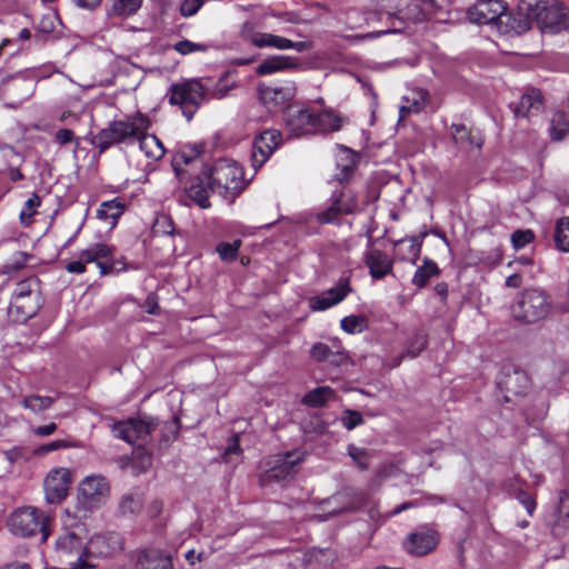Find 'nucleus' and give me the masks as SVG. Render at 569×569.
<instances>
[{
    "label": "nucleus",
    "mask_w": 569,
    "mask_h": 569,
    "mask_svg": "<svg viewBox=\"0 0 569 569\" xmlns=\"http://www.w3.org/2000/svg\"><path fill=\"white\" fill-rule=\"evenodd\" d=\"M243 189V172L240 166L228 159H219L211 169L197 176L187 192L200 208L210 207L209 196L218 191L223 197H234Z\"/></svg>",
    "instance_id": "obj_1"
},
{
    "label": "nucleus",
    "mask_w": 569,
    "mask_h": 569,
    "mask_svg": "<svg viewBox=\"0 0 569 569\" xmlns=\"http://www.w3.org/2000/svg\"><path fill=\"white\" fill-rule=\"evenodd\" d=\"M150 120L143 114L129 116L124 119L113 120L108 127L101 129L91 140L92 144L100 152L106 151L113 144L133 143L136 138L148 131Z\"/></svg>",
    "instance_id": "obj_2"
},
{
    "label": "nucleus",
    "mask_w": 569,
    "mask_h": 569,
    "mask_svg": "<svg viewBox=\"0 0 569 569\" xmlns=\"http://www.w3.org/2000/svg\"><path fill=\"white\" fill-rule=\"evenodd\" d=\"M551 310V297L545 290L538 288L522 291L511 309L513 319L526 325L546 320Z\"/></svg>",
    "instance_id": "obj_3"
},
{
    "label": "nucleus",
    "mask_w": 569,
    "mask_h": 569,
    "mask_svg": "<svg viewBox=\"0 0 569 569\" xmlns=\"http://www.w3.org/2000/svg\"><path fill=\"white\" fill-rule=\"evenodd\" d=\"M50 517L34 507H26L14 511L9 520L10 530L21 537H30L40 532L46 541L50 536Z\"/></svg>",
    "instance_id": "obj_4"
},
{
    "label": "nucleus",
    "mask_w": 569,
    "mask_h": 569,
    "mask_svg": "<svg viewBox=\"0 0 569 569\" xmlns=\"http://www.w3.org/2000/svg\"><path fill=\"white\" fill-rule=\"evenodd\" d=\"M204 96L206 92L201 82L189 80L171 87L169 101L171 104L180 106L184 117L190 120Z\"/></svg>",
    "instance_id": "obj_5"
},
{
    "label": "nucleus",
    "mask_w": 569,
    "mask_h": 569,
    "mask_svg": "<svg viewBox=\"0 0 569 569\" xmlns=\"http://www.w3.org/2000/svg\"><path fill=\"white\" fill-rule=\"evenodd\" d=\"M56 552L60 560L68 561L70 569H90L96 565L86 560V546L83 547L82 540L74 532H64L59 536L56 542Z\"/></svg>",
    "instance_id": "obj_6"
},
{
    "label": "nucleus",
    "mask_w": 569,
    "mask_h": 569,
    "mask_svg": "<svg viewBox=\"0 0 569 569\" xmlns=\"http://www.w3.org/2000/svg\"><path fill=\"white\" fill-rule=\"evenodd\" d=\"M110 492L108 481L102 476H88L78 487V502L87 510L103 505Z\"/></svg>",
    "instance_id": "obj_7"
},
{
    "label": "nucleus",
    "mask_w": 569,
    "mask_h": 569,
    "mask_svg": "<svg viewBox=\"0 0 569 569\" xmlns=\"http://www.w3.org/2000/svg\"><path fill=\"white\" fill-rule=\"evenodd\" d=\"M300 461L301 458L296 453L276 457L270 463V468L260 476V485L268 487L273 483H283L291 480Z\"/></svg>",
    "instance_id": "obj_8"
},
{
    "label": "nucleus",
    "mask_w": 569,
    "mask_h": 569,
    "mask_svg": "<svg viewBox=\"0 0 569 569\" xmlns=\"http://www.w3.org/2000/svg\"><path fill=\"white\" fill-rule=\"evenodd\" d=\"M153 419H127L114 422L111 431L116 438L122 439L128 443H134L138 440H144L156 429Z\"/></svg>",
    "instance_id": "obj_9"
},
{
    "label": "nucleus",
    "mask_w": 569,
    "mask_h": 569,
    "mask_svg": "<svg viewBox=\"0 0 569 569\" xmlns=\"http://www.w3.org/2000/svg\"><path fill=\"white\" fill-rule=\"evenodd\" d=\"M123 549V538L119 533L94 535L86 545V560L107 558Z\"/></svg>",
    "instance_id": "obj_10"
},
{
    "label": "nucleus",
    "mask_w": 569,
    "mask_h": 569,
    "mask_svg": "<svg viewBox=\"0 0 569 569\" xmlns=\"http://www.w3.org/2000/svg\"><path fill=\"white\" fill-rule=\"evenodd\" d=\"M71 481L72 473L69 469L63 467L52 469L43 483L46 500L49 503L61 502L68 496Z\"/></svg>",
    "instance_id": "obj_11"
},
{
    "label": "nucleus",
    "mask_w": 569,
    "mask_h": 569,
    "mask_svg": "<svg viewBox=\"0 0 569 569\" xmlns=\"http://www.w3.org/2000/svg\"><path fill=\"white\" fill-rule=\"evenodd\" d=\"M439 543L437 531L430 528H419L409 533L403 541V549L413 557H423L432 552Z\"/></svg>",
    "instance_id": "obj_12"
},
{
    "label": "nucleus",
    "mask_w": 569,
    "mask_h": 569,
    "mask_svg": "<svg viewBox=\"0 0 569 569\" xmlns=\"http://www.w3.org/2000/svg\"><path fill=\"white\" fill-rule=\"evenodd\" d=\"M136 569H173L171 555L160 548L143 547L133 552Z\"/></svg>",
    "instance_id": "obj_13"
},
{
    "label": "nucleus",
    "mask_w": 569,
    "mask_h": 569,
    "mask_svg": "<svg viewBox=\"0 0 569 569\" xmlns=\"http://www.w3.org/2000/svg\"><path fill=\"white\" fill-rule=\"evenodd\" d=\"M507 4L502 0H478L467 11L471 22L477 24L493 23L506 14Z\"/></svg>",
    "instance_id": "obj_14"
},
{
    "label": "nucleus",
    "mask_w": 569,
    "mask_h": 569,
    "mask_svg": "<svg viewBox=\"0 0 569 569\" xmlns=\"http://www.w3.org/2000/svg\"><path fill=\"white\" fill-rule=\"evenodd\" d=\"M281 141V133L278 130L270 129L260 133L252 146V166L260 168L278 148Z\"/></svg>",
    "instance_id": "obj_15"
},
{
    "label": "nucleus",
    "mask_w": 569,
    "mask_h": 569,
    "mask_svg": "<svg viewBox=\"0 0 569 569\" xmlns=\"http://www.w3.org/2000/svg\"><path fill=\"white\" fill-rule=\"evenodd\" d=\"M498 387L501 391L506 392V401H510V396H521L526 393L529 388V377L520 369L506 368L498 380Z\"/></svg>",
    "instance_id": "obj_16"
},
{
    "label": "nucleus",
    "mask_w": 569,
    "mask_h": 569,
    "mask_svg": "<svg viewBox=\"0 0 569 569\" xmlns=\"http://www.w3.org/2000/svg\"><path fill=\"white\" fill-rule=\"evenodd\" d=\"M295 96L296 87L292 82H288L283 87H259V99L269 109L283 107Z\"/></svg>",
    "instance_id": "obj_17"
},
{
    "label": "nucleus",
    "mask_w": 569,
    "mask_h": 569,
    "mask_svg": "<svg viewBox=\"0 0 569 569\" xmlns=\"http://www.w3.org/2000/svg\"><path fill=\"white\" fill-rule=\"evenodd\" d=\"M84 263L96 262L101 274H107L113 269L112 248L104 243H94L79 253Z\"/></svg>",
    "instance_id": "obj_18"
},
{
    "label": "nucleus",
    "mask_w": 569,
    "mask_h": 569,
    "mask_svg": "<svg viewBox=\"0 0 569 569\" xmlns=\"http://www.w3.org/2000/svg\"><path fill=\"white\" fill-rule=\"evenodd\" d=\"M286 123L296 137L315 133V114L309 109H290L286 116Z\"/></svg>",
    "instance_id": "obj_19"
},
{
    "label": "nucleus",
    "mask_w": 569,
    "mask_h": 569,
    "mask_svg": "<svg viewBox=\"0 0 569 569\" xmlns=\"http://www.w3.org/2000/svg\"><path fill=\"white\" fill-rule=\"evenodd\" d=\"M365 262L375 279L383 278L392 270V260L378 249L369 250L365 254Z\"/></svg>",
    "instance_id": "obj_20"
},
{
    "label": "nucleus",
    "mask_w": 569,
    "mask_h": 569,
    "mask_svg": "<svg viewBox=\"0 0 569 569\" xmlns=\"http://www.w3.org/2000/svg\"><path fill=\"white\" fill-rule=\"evenodd\" d=\"M547 3V0H519L517 4L519 27L528 29L530 23L537 21L538 17L541 16Z\"/></svg>",
    "instance_id": "obj_21"
},
{
    "label": "nucleus",
    "mask_w": 569,
    "mask_h": 569,
    "mask_svg": "<svg viewBox=\"0 0 569 569\" xmlns=\"http://www.w3.org/2000/svg\"><path fill=\"white\" fill-rule=\"evenodd\" d=\"M348 292V284L342 283L336 288L327 290L321 296H316L311 298L310 307L317 311L327 310L328 308L341 302L346 298Z\"/></svg>",
    "instance_id": "obj_22"
},
{
    "label": "nucleus",
    "mask_w": 569,
    "mask_h": 569,
    "mask_svg": "<svg viewBox=\"0 0 569 569\" xmlns=\"http://www.w3.org/2000/svg\"><path fill=\"white\" fill-rule=\"evenodd\" d=\"M298 67L297 61L289 56H273L263 60L257 67V73L260 76L271 74L278 71L288 69H296Z\"/></svg>",
    "instance_id": "obj_23"
},
{
    "label": "nucleus",
    "mask_w": 569,
    "mask_h": 569,
    "mask_svg": "<svg viewBox=\"0 0 569 569\" xmlns=\"http://www.w3.org/2000/svg\"><path fill=\"white\" fill-rule=\"evenodd\" d=\"M358 496H361V493L353 490H343L323 501L322 506L323 509H326V507H329V515H336L345 510L357 508L358 505L350 501V499L351 497Z\"/></svg>",
    "instance_id": "obj_24"
},
{
    "label": "nucleus",
    "mask_w": 569,
    "mask_h": 569,
    "mask_svg": "<svg viewBox=\"0 0 569 569\" xmlns=\"http://www.w3.org/2000/svg\"><path fill=\"white\" fill-rule=\"evenodd\" d=\"M345 122L346 118L335 113L332 110H325L319 114H315V133L338 131Z\"/></svg>",
    "instance_id": "obj_25"
},
{
    "label": "nucleus",
    "mask_w": 569,
    "mask_h": 569,
    "mask_svg": "<svg viewBox=\"0 0 569 569\" xmlns=\"http://www.w3.org/2000/svg\"><path fill=\"white\" fill-rule=\"evenodd\" d=\"M139 142L140 150L151 160H160L164 156V147L162 142L153 134L143 133L136 138Z\"/></svg>",
    "instance_id": "obj_26"
},
{
    "label": "nucleus",
    "mask_w": 569,
    "mask_h": 569,
    "mask_svg": "<svg viewBox=\"0 0 569 569\" xmlns=\"http://www.w3.org/2000/svg\"><path fill=\"white\" fill-rule=\"evenodd\" d=\"M251 42L258 48L272 47L286 50L291 46V40L267 32H256L251 36Z\"/></svg>",
    "instance_id": "obj_27"
},
{
    "label": "nucleus",
    "mask_w": 569,
    "mask_h": 569,
    "mask_svg": "<svg viewBox=\"0 0 569 569\" xmlns=\"http://www.w3.org/2000/svg\"><path fill=\"white\" fill-rule=\"evenodd\" d=\"M542 103V94L537 89H530L520 99L519 103L515 108V114L517 117H526L533 109H539Z\"/></svg>",
    "instance_id": "obj_28"
},
{
    "label": "nucleus",
    "mask_w": 569,
    "mask_h": 569,
    "mask_svg": "<svg viewBox=\"0 0 569 569\" xmlns=\"http://www.w3.org/2000/svg\"><path fill=\"white\" fill-rule=\"evenodd\" d=\"M143 493L139 490L127 492L120 500V510L124 516H136L143 507Z\"/></svg>",
    "instance_id": "obj_29"
},
{
    "label": "nucleus",
    "mask_w": 569,
    "mask_h": 569,
    "mask_svg": "<svg viewBox=\"0 0 569 569\" xmlns=\"http://www.w3.org/2000/svg\"><path fill=\"white\" fill-rule=\"evenodd\" d=\"M565 19L562 9L555 3H547L541 16L538 17L537 21L541 27L557 28Z\"/></svg>",
    "instance_id": "obj_30"
},
{
    "label": "nucleus",
    "mask_w": 569,
    "mask_h": 569,
    "mask_svg": "<svg viewBox=\"0 0 569 569\" xmlns=\"http://www.w3.org/2000/svg\"><path fill=\"white\" fill-rule=\"evenodd\" d=\"M37 303H30L27 299L13 298L9 307V313L16 317L17 321H26L37 312Z\"/></svg>",
    "instance_id": "obj_31"
},
{
    "label": "nucleus",
    "mask_w": 569,
    "mask_h": 569,
    "mask_svg": "<svg viewBox=\"0 0 569 569\" xmlns=\"http://www.w3.org/2000/svg\"><path fill=\"white\" fill-rule=\"evenodd\" d=\"M123 212V204L117 200L104 201L97 211V217L107 221L111 227L117 223Z\"/></svg>",
    "instance_id": "obj_32"
},
{
    "label": "nucleus",
    "mask_w": 569,
    "mask_h": 569,
    "mask_svg": "<svg viewBox=\"0 0 569 569\" xmlns=\"http://www.w3.org/2000/svg\"><path fill=\"white\" fill-rule=\"evenodd\" d=\"M336 392L330 387H319L310 392H308L303 397V403L311 407H321L325 406L328 401L335 399Z\"/></svg>",
    "instance_id": "obj_33"
},
{
    "label": "nucleus",
    "mask_w": 569,
    "mask_h": 569,
    "mask_svg": "<svg viewBox=\"0 0 569 569\" xmlns=\"http://www.w3.org/2000/svg\"><path fill=\"white\" fill-rule=\"evenodd\" d=\"M141 4L142 0H112L108 14L111 17H129L134 14Z\"/></svg>",
    "instance_id": "obj_34"
},
{
    "label": "nucleus",
    "mask_w": 569,
    "mask_h": 569,
    "mask_svg": "<svg viewBox=\"0 0 569 569\" xmlns=\"http://www.w3.org/2000/svg\"><path fill=\"white\" fill-rule=\"evenodd\" d=\"M569 131V118L563 111H557L551 118L550 133L551 138L560 141Z\"/></svg>",
    "instance_id": "obj_35"
},
{
    "label": "nucleus",
    "mask_w": 569,
    "mask_h": 569,
    "mask_svg": "<svg viewBox=\"0 0 569 569\" xmlns=\"http://www.w3.org/2000/svg\"><path fill=\"white\" fill-rule=\"evenodd\" d=\"M332 202L338 204V211H340L341 214H350L355 212L358 207L356 197L350 190H342L338 194H333Z\"/></svg>",
    "instance_id": "obj_36"
},
{
    "label": "nucleus",
    "mask_w": 569,
    "mask_h": 569,
    "mask_svg": "<svg viewBox=\"0 0 569 569\" xmlns=\"http://www.w3.org/2000/svg\"><path fill=\"white\" fill-rule=\"evenodd\" d=\"M555 242L561 251H569V217H562L557 220L555 228Z\"/></svg>",
    "instance_id": "obj_37"
},
{
    "label": "nucleus",
    "mask_w": 569,
    "mask_h": 569,
    "mask_svg": "<svg viewBox=\"0 0 569 569\" xmlns=\"http://www.w3.org/2000/svg\"><path fill=\"white\" fill-rule=\"evenodd\" d=\"M451 134L455 142L461 148L467 147H481V140L475 142L471 133L467 130V128L462 124H452Z\"/></svg>",
    "instance_id": "obj_38"
},
{
    "label": "nucleus",
    "mask_w": 569,
    "mask_h": 569,
    "mask_svg": "<svg viewBox=\"0 0 569 569\" xmlns=\"http://www.w3.org/2000/svg\"><path fill=\"white\" fill-rule=\"evenodd\" d=\"M54 399L51 397H42L39 395H32L26 397L22 405L26 409L31 410L34 413H40L52 406Z\"/></svg>",
    "instance_id": "obj_39"
},
{
    "label": "nucleus",
    "mask_w": 569,
    "mask_h": 569,
    "mask_svg": "<svg viewBox=\"0 0 569 569\" xmlns=\"http://www.w3.org/2000/svg\"><path fill=\"white\" fill-rule=\"evenodd\" d=\"M437 273V264L432 261L426 260L425 264L417 269L412 278V283L416 284L417 287H423L429 281V279L432 276H436Z\"/></svg>",
    "instance_id": "obj_40"
},
{
    "label": "nucleus",
    "mask_w": 569,
    "mask_h": 569,
    "mask_svg": "<svg viewBox=\"0 0 569 569\" xmlns=\"http://www.w3.org/2000/svg\"><path fill=\"white\" fill-rule=\"evenodd\" d=\"M222 459L226 463L238 465L241 460V448L239 445V436L234 435L223 452Z\"/></svg>",
    "instance_id": "obj_41"
},
{
    "label": "nucleus",
    "mask_w": 569,
    "mask_h": 569,
    "mask_svg": "<svg viewBox=\"0 0 569 569\" xmlns=\"http://www.w3.org/2000/svg\"><path fill=\"white\" fill-rule=\"evenodd\" d=\"M342 156L345 157L342 159L343 163H338V168H340L341 172L336 174V179L340 182L347 180L351 176L356 166L355 156L349 149H343Z\"/></svg>",
    "instance_id": "obj_42"
},
{
    "label": "nucleus",
    "mask_w": 569,
    "mask_h": 569,
    "mask_svg": "<svg viewBox=\"0 0 569 569\" xmlns=\"http://www.w3.org/2000/svg\"><path fill=\"white\" fill-rule=\"evenodd\" d=\"M341 328L348 333H360L366 329V319L361 316H348L341 320Z\"/></svg>",
    "instance_id": "obj_43"
},
{
    "label": "nucleus",
    "mask_w": 569,
    "mask_h": 569,
    "mask_svg": "<svg viewBox=\"0 0 569 569\" xmlns=\"http://www.w3.org/2000/svg\"><path fill=\"white\" fill-rule=\"evenodd\" d=\"M348 455L361 470L369 468L370 455L366 449L349 445Z\"/></svg>",
    "instance_id": "obj_44"
},
{
    "label": "nucleus",
    "mask_w": 569,
    "mask_h": 569,
    "mask_svg": "<svg viewBox=\"0 0 569 569\" xmlns=\"http://www.w3.org/2000/svg\"><path fill=\"white\" fill-rule=\"evenodd\" d=\"M40 206V198L37 194H32L26 202L24 207L20 212V221L22 224L28 226L31 222L32 216L36 213L37 208Z\"/></svg>",
    "instance_id": "obj_45"
},
{
    "label": "nucleus",
    "mask_w": 569,
    "mask_h": 569,
    "mask_svg": "<svg viewBox=\"0 0 569 569\" xmlns=\"http://www.w3.org/2000/svg\"><path fill=\"white\" fill-rule=\"evenodd\" d=\"M426 92H412V103L400 108V119H403L410 112H419L426 102Z\"/></svg>",
    "instance_id": "obj_46"
},
{
    "label": "nucleus",
    "mask_w": 569,
    "mask_h": 569,
    "mask_svg": "<svg viewBox=\"0 0 569 569\" xmlns=\"http://www.w3.org/2000/svg\"><path fill=\"white\" fill-rule=\"evenodd\" d=\"M427 338L422 332H417L410 339L409 345L406 349V355L408 357L415 358L417 357L426 347Z\"/></svg>",
    "instance_id": "obj_47"
},
{
    "label": "nucleus",
    "mask_w": 569,
    "mask_h": 569,
    "mask_svg": "<svg viewBox=\"0 0 569 569\" xmlns=\"http://www.w3.org/2000/svg\"><path fill=\"white\" fill-rule=\"evenodd\" d=\"M341 422L346 429L352 430L356 427L363 425L365 420L359 411L346 409L342 412Z\"/></svg>",
    "instance_id": "obj_48"
},
{
    "label": "nucleus",
    "mask_w": 569,
    "mask_h": 569,
    "mask_svg": "<svg viewBox=\"0 0 569 569\" xmlns=\"http://www.w3.org/2000/svg\"><path fill=\"white\" fill-rule=\"evenodd\" d=\"M240 243H241L240 240H236L232 243L219 244L217 250H218L221 259L224 261H231V260L236 259Z\"/></svg>",
    "instance_id": "obj_49"
},
{
    "label": "nucleus",
    "mask_w": 569,
    "mask_h": 569,
    "mask_svg": "<svg viewBox=\"0 0 569 569\" xmlns=\"http://www.w3.org/2000/svg\"><path fill=\"white\" fill-rule=\"evenodd\" d=\"M341 216V212L338 211V204H335L331 201V204L329 208H327L323 211H320L317 214V220L319 223H333L338 220V218Z\"/></svg>",
    "instance_id": "obj_50"
},
{
    "label": "nucleus",
    "mask_w": 569,
    "mask_h": 569,
    "mask_svg": "<svg viewBox=\"0 0 569 569\" xmlns=\"http://www.w3.org/2000/svg\"><path fill=\"white\" fill-rule=\"evenodd\" d=\"M533 240V232L531 230H517L511 236L512 244L516 249L523 248L526 244Z\"/></svg>",
    "instance_id": "obj_51"
},
{
    "label": "nucleus",
    "mask_w": 569,
    "mask_h": 569,
    "mask_svg": "<svg viewBox=\"0 0 569 569\" xmlns=\"http://www.w3.org/2000/svg\"><path fill=\"white\" fill-rule=\"evenodd\" d=\"M174 50L181 54H189L194 51H206L207 47L190 40H181L174 44Z\"/></svg>",
    "instance_id": "obj_52"
},
{
    "label": "nucleus",
    "mask_w": 569,
    "mask_h": 569,
    "mask_svg": "<svg viewBox=\"0 0 569 569\" xmlns=\"http://www.w3.org/2000/svg\"><path fill=\"white\" fill-rule=\"evenodd\" d=\"M332 355L333 353L330 350V348L322 342H318V343L313 345L310 350L311 358L318 362L329 360L330 356H332Z\"/></svg>",
    "instance_id": "obj_53"
},
{
    "label": "nucleus",
    "mask_w": 569,
    "mask_h": 569,
    "mask_svg": "<svg viewBox=\"0 0 569 569\" xmlns=\"http://www.w3.org/2000/svg\"><path fill=\"white\" fill-rule=\"evenodd\" d=\"M513 497L527 509L529 516H532L536 509L535 499L521 488L513 492Z\"/></svg>",
    "instance_id": "obj_54"
},
{
    "label": "nucleus",
    "mask_w": 569,
    "mask_h": 569,
    "mask_svg": "<svg viewBox=\"0 0 569 569\" xmlns=\"http://www.w3.org/2000/svg\"><path fill=\"white\" fill-rule=\"evenodd\" d=\"M34 286H37L36 279H28V280L21 281L18 284V288L14 292V298L32 299L31 296H32V290H33Z\"/></svg>",
    "instance_id": "obj_55"
},
{
    "label": "nucleus",
    "mask_w": 569,
    "mask_h": 569,
    "mask_svg": "<svg viewBox=\"0 0 569 569\" xmlns=\"http://www.w3.org/2000/svg\"><path fill=\"white\" fill-rule=\"evenodd\" d=\"M202 0H183L180 4V13L182 17H192L202 7Z\"/></svg>",
    "instance_id": "obj_56"
},
{
    "label": "nucleus",
    "mask_w": 569,
    "mask_h": 569,
    "mask_svg": "<svg viewBox=\"0 0 569 569\" xmlns=\"http://www.w3.org/2000/svg\"><path fill=\"white\" fill-rule=\"evenodd\" d=\"M69 447H72V445L70 442L66 441V440H54V441H52L50 443L40 446L36 450V453L40 455V456H43V455H47L48 452L60 450V449H64V448H69Z\"/></svg>",
    "instance_id": "obj_57"
},
{
    "label": "nucleus",
    "mask_w": 569,
    "mask_h": 569,
    "mask_svg": "<svg viewBox=\"0 0 569 569\" xmlns=\"http://www.w3.org/2000/svg\"><path fill=\"white\" fill-rule=\"evenodd\" d=\"M153 231L156 233H164V234H172L173 233V227L171 220L167 216H162L157 219Z\"/></svg>",
    "instance_id": "obj_58"
},
{
    "label": "nucleus",
    "mask_w": 569,
    "mask_h": 569,
    "mask_svg": "<svg viewBox=\"0 0 569 569\" xmlns=\"http://www.w3.org/2000/svg\"><path fill=\"white\" fill-rule=\"evenodd\" d=\"M178 429L179 428L177 419L166 423L162 429L164 440L170 441L171 439H174L178 435Z\"/></svg>",
    "instance_id": "obj_59"
},
{
    "label": "nucleus",
    "mask_w": 569,
    "mask_h": 569,
    "mask_svg": "<svg viewBox=\"0 0 569 569\" xmlns=\"http://www.w3.org/2000/svg\"><path fill=\"white\" fill-rule=\"evenodd\" d=\"M74 140V133L70 129H60L56 133V141L60 144L70 143Z\"/></svg>",
    "instance_id": "obj_60"
},
{
    "label": "nucleus",
    "mask_w": 569,
    "mask_h": 569,
    "mask_svg": "<svg viewBox=\"0 0 569 569\" xmlns=\"http://www.w3.org/2000/svg\"><path fill=\"white\" fill-rule=\"evenodd\" d=\"M192 161L191 158L187 157L184 153H181V154H178L174 159H173V162H172V166H173V169L177 173V176L181 179L182 177V168H181V163L183 164H189L190 162Z\"/></svg>",
    "instance_id": "obj_61"
},
{
    "label": "nucleus",
    "mask_w": 569,
    "mask_h": 569,
    "mask_svg": "<svg viewBox=\"0 0 569 569\" xmlns=\"http://www.w3.org/2000/svg\"><path fill=\"white\" fill-rule=\"evenodd\" d=\"M231 88L232 87L226 84L224 82L219 81L210 92V96L214 99H222L228 94Z\"/></svg>",
    "instance_id": "obj_62"
},
{
    "label": "nucleus",
    "mask_w": 569,
    "mask_h": 569,
    "mask_svg": "<svg viewBox=\"0 0 569 569\" xmlns=\"http://www.w3.org/2000/svg\"><path fill=\"white\" fill-rule=\"evenodd\" d=\"M144 309L150 315L159 313L158 300L154 295H149L144 301Z\"/></svg>",
    "instance_id": "obj_63"
},
{
    "label": "nucleus",
    "mask_w": 569,
    "mask_h": 569,
    "mask_svg": "<svg viewBox=\"0 0 569 569\" xmlns=\"http://www.w3.org/2000/svg\"><path fill=\"white\" fill-rule=\"evenodd\" d=\"M57 430V425L54 422H51L46 426H39L33 429V433L38 437H47L52 435Z\"/></svg>",
    "instance_id": "obj_64"
}]
</instances>
